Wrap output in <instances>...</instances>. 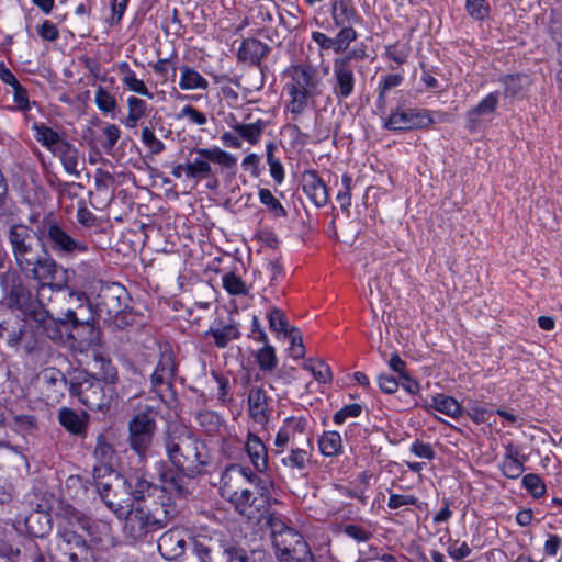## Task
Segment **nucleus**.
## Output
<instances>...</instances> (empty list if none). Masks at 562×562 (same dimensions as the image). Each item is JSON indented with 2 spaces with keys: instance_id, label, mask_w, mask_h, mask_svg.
<instances>
[{
  "instance_id": "nucleus-1",
  "label": "nucleus",
  "mask_w": 562,
  "mask_h": 562,
  "mask_svg": "<svg viewBox=\"0 0 562 562\" xmlns=\"http://www.w3.org/2000/svg\"><path fill=\"white\" fill-rule=\"evenodd\" d=\"M164 442L167 459L176 471L171 469L161 471L160 480L182 494L180 475L194 479L206 473V467L211 463L209 449L202 440L183 426L169 428Z\"/></svg>"
},
{
  "instance_id": "nucleus-2",
  "label": "nucleus",
  "mask_w": 562,
  "mask_h": 562,
  "mask_svg": "<svg viewBox=\"0 0 562 562\" xmlns=\"http://www.w3.org/2000/svg\"><path fill=\"white\" fill-rule=\"evenodd\" d=\"M173 514L175 507L167 494L137 502L125 517L124 537L133 542L146 541L153 533L165 528Z\"/></svg>"
},
{
  "instance_id": "nucleus-3",
  "label": "nucleus",
  "mask_w": 562,
  "mask_h": 562,
  "mask_svg": "<svg viewBox=\"0 0 562 562\" xmlns=\"http://www.w3.org/2000/svg\"><path fill=\"white\" fill-rule=\"evenodd\" d=\"M0 288L3 294V302L8 308L19 311L23 314L24 318L33 321L43 327L53 321L45 303L46 294L52 293L43 291L40 294L38 286H36V291L33 293L24 284L18 270L9 268L1 272ZM47 300H50V295H48Z\"/></svg>"
},
{
  "instance_id": "nucleus-4",
  "label": "nucleus",
  "mask_w": 562,
  "mask_h": 562,
  "mask_svg": "<svg viewBox=\"0 0 562 562\" xmlns=\"http://www.w3.org/2000/svg\"><path fill=\"white\" fill-rule=\"evenodd\" d=\"M35 236L42 247L58 257H70L88 251V244L70 235L53 215L37 222Z\"/></svg>"
},
{
  "instance_id": "nucleus-5",
  "label": "nucleus",
  "mask_w": 562,
  "mask_h": 562,
  "mask_svg": "<svg viewBox=\"0 0 562 562\" xmlns=\"http://www.w3.org/2000/svg\"><path fill=\"white\" fill-rule=\"evenodd\" d=\"M190 155L194 157L187 161V178L196 182L209 179L213 176L211 162L217 165L222 173L228 177H235L237 169V158L217 147H194L190 150Z\"/></svg>"
},
{
  "instance_id": "nucleus-6",
  "label": "nucleus",
  "mask_w": 562,
  "mask_h": 562,
  "mask_svg": "<svg viewBox=\"0 0 562 562\" xmlns=\"http://www.w3.org/2000/svg\"><path fill=\"white\" fill-rule=\"evenodd\" d=\"M221 495L227 499L235 510L249 520L260 521L268 513L270 494L267 486L256 487V491L247 486L229 487L221 486Z\"/></svg>"
},
{
  "instance_id": "nucleus-7",
  "label": "nucleus",
  "mask_w": 562,
  "mask_h": 562,
  "mask_svg": "<svg viewBox=\"0 0 562 562\" xmlns=\"http://www.w3.org/2000/svg\"><path fill=\"white\" fill-rule=\"evenodd\" d=\"M20 273L37 282L40 294H42L43 291H49V293H57L65 296V290L67 288L65 276L67 271L57 265L47 250L40 254L31 263H27Z\"/></svg>"
},
{
  "instance_id": "nucleus-8",
  "label": "nucleus",
  "mask_w": 562,
  "mask_h": 562,
  "mask_svg": "<svg viewBox=\"0 0 562 562\" xmlns=\"http://www.w3.org/2000/svg\"><path fill=\"white\" fill-rule=\"evenodd\" d=\"M131 297L126 289L116 282L101 283L95 297V313L104 321H114L121 327L127 324L125 311L128 307Z\"/></svg>"
},
{
  "instance_id": "nucleus-9",
  "label": "nucleus",
  "mask_w": 562,
  "mask_h": 562,
  "mask_svg": "<svg viewBox=\"0 0 562 562\" xmlns=\"http://www.w3.org/2000/svg\"><path fill=\"white\" fill-rule=\"evenodd\" d=\"M102 381L88 372H78L70 381L69 392L91 411H103L110 406L111 395Z\"/></svg>"
},
{
  "instance_id": "nucleus-10",
  "label": "nucleus",
  "mask_w": 562,
  "mask_h": 562,
  "mask_svg": "<svg viewBox=\"0 0 562 562\" xmlns=\"http://www.w3.org/2000/svg\"><path fill=\"white\" fill-rule=\"evenodd\" d=\"M156 411L146 408L136 413L128 423V442L132 450L144 457L151 446L156 431Z\"/></svg>"
},
{
  "instance_id": "nucleus-11",
  "label": "nucleus",
  "mask_w": 562,
  "mask_h": 562,
  "mask_svg": "<svg viewBox=\"0 0 562 562\" xmlns=\"http://www.w3.org/2000/svg\"><path fill=\"white\" fill-rule=\"evenodd\" d=\"M279 562H313L314 557L303 536L292 529L272 542Z\"/></svg>"
},
{
  "instance_id": "nucleus-12",
  "label": "nucleus",
  "mask_w": 562,
  "mask_h": 562,
  "mask_svg": "<svg viewBox=\"0 0 562 562\" xmlns=\"http://www.w3.org/2000/svg\"><path fill=\"white\" fill-rule=\"evenodd\" d=\"M434 122L430 111L426 109L397 106L384 120L383 127L389 131H412L427 128Z\"/></svg>"
},
{
  "instance_id": "nucleus-13",
  "label": "nucleus",
  "mask_w": 562,
  "mask_h": 562,
  "mask_svg": "<svg viewBox=\"0 0 562 562\" xmlns=\"http://www.w3.org/2000/svg\"><path fill=\"white\" fill-rule=\"evenodd\" d=\"M192 551L200 562H234L235 546L216 537L198 535Z\"/></svg>"
},
{
  "instance_id": "nucleus-14",
  "label": "nucleus",
  "mask_w": 562,
  "mask_h": 562,
  "mask_svg": "<svg viewBox=\"0 0 562 562\" xmlns=\"http://www.w3.org/2000/svg\"><path fill=\"white\" fill-rule=\"evenodd\" d=\"M68 302L76 305L80 310H86L89 316L86 319H80L77 312L72 307H68L64 313V317L59 318L60 324H71L74 329L81 328L86 330L88 337L85 339L88 345H97L100 341V331L94 326V318L90 315L89 306L86 305L87 299L83 294L75 291L67 292Z\"/></svg>"
},
{
  "instance_id": "nucleus-15",
  "label": "nucleus",
  "mask_w": 562,
  "mask_h": 562,
  "mask_svg": "<svg viewBox=\"0 0 562 562\" xmlns=\"http://www.w3.org/2000/svg\"><path fill=\"white\" fill-rule=\"evenodd\" d=\"M60 562H93V551L77 530H66L59 543Z\"/></svg>"
},
{
  "instance_id": "nucleus-16",
  "label": "nucleus",
  "mask_w": 562,
  "mask_h": 562,
  "mask_svg": "<svg viewBox=\"0 0 562 562\" xmlns=\"http://www.w3.org/2000/svg\"><path fill=\"white\" fill-rule=\"evenodd\" d=\"M42 394L47 403H59L67 389L65 374L56 368H46L38 374Z\"/></svg>"
},
{
  "instance_id": "nucleus-17",
  "label": "nucleus",
  "mask_w": 562,
  "mask_h": 562,
  "mask_svg": "<svg viewBox=\"0 0 562 562\" xmlns=\"http://www.w3.org/2000/svg\"><path fill=\"white\" fill-rule=\"evenodd\" d=\"M176 362L172 351H162L160 353L159 361L150 376L153 391L156 392L160 397L162 392L170 389L175 373Z\"/></svg>"
},
{
  "instance_id": "nucleus-18",
  "label": "nucleus",
  "mask_w": 562,
  "mask_h": 562,
  "mask_svg": "<svg viewBox=\"0 0 562 562\" xmlns=\"http://www.w3.org/2000/svg\"><path fill=\"white\" fill-rule=\"evenodd\" d=\"M246 484L254 485L255 487L267 486L263 480L248 467L231 464L222 473L221 486L241 487L246 486Z\"/></svg>"
},
{
  "instance_id": "nucleus-19",
  "label": "nucleus",
  "mask_w": 562,
  "mask_h": 562,
  "mask_svg": "<svg viewBox=\"0 0 562 562\" xmlns=\"http://www.w3.org/2000/svg\"><path fill=\"white\" fill-rule=\"evenodd\" d=\"M246 484L254 485L255 487L267 486L263 480L248 467L231 464L222 473L221 486L241 487L246 486Z\"/></svg>"
},
{
  "instance_id": "nucleus-20",
  "label": "nucleus",
  "mask_w": 562,
  "mask_h": 562,
  "mask_svg": "<svg viewBox=\"0 0 562 562\" xmlns=\"http://www.w3.org/2000/svg\"><path fill=\"white\" fill-rule=\"evenodd\" d=\"M353 68L346 63L333 64V93L338 100L348 99L355 90Z\"/></svg>"
},
{
  "instance_id": "nucleus-21",
  "label": "nucleus",
  "mask_w": 562,
  "mask_h": 562,
  "mask_svg": "<svg viewBox=\"0 0 562 562\" xmlns=\"http://www.w3.org/2000/svg\"><path fill=\"white\" fill-rule=\"evenodd\" d=\"M302 189L316 207H323L328 202L327 187L315 170H306L301 177Z\"/></svg>"
},
{
  "instance_id": "nucleus-22",
  "label": "nucleus",
  "mask_w": 562,
  "mask_h": 562,
  "mask_svg": "<svg viewBox=\"0 0 562 562\" xmlns=\"http://www.w3.org/2000/svg\"><path fill=\"white\" fill-rule=\"evenodd\" d=\"M504 449L505 452L499 464L501 472L507 479L516 480L524 473V464L528 458L521 452V449L513 442L505 445Z\"/></svg>"
},
{
  "instance_id": "nucleus-23",
  "label": "nucleus",
  "mask_w": 562,
  "mask_h": 562,
  "mask_svg": "<svg viewBox=\"0 0 562 562\" xmlns=\"http://www.w3.org/2000/svg\"><path fill=\"white\" fill-rule=\"evenodd\" d=\"M157 546L161 557L171 561L184 554L187 541L182 531L170 529L160 536Z\"/></svg>"
},
{
  "instance_id": "nucleus-24",
  "label": "nucleus",
  "mask_w": 562,
  "mask_h": 562,
  "mask_svg": "<svg viewBox=\"0 0 562 562\" xmlns=\"http://www.w3.org/2000/svg\"><path fill=\"white\" fill-rule=\"evenodd\" d=\"M34 237H36L35 231L33 232L29 226L24 224L11 225L8 231V239L13 257H18L37 247Z\"/></svg>"
},
{
  "instance_id": "nucleus-25",
  "label": "nucleus",
  "mask_w": 562,
  "mask_h": 562,
  "mask_svg": "<svg viewBox=\"0 0 562 562\" xmlns=\"http://www.w3.org/2000/svg\"><path fill=\"white\" fill-rule=\"evenodd\" d=\"M330 15L335 26L355 25L363 21L351 0H331Z\"/></svg>"
},
{
  "instance_id": "nucleus-26",
  "label": "nucleus",
  "mask_w": 562,
  "mask_h": 562,
  "mask_svg": "<svg viewBox=\"0 0 562 562\" xmlns=\"http://www.w3.org/2000/svg\"><path fill=\"white\" fill-rule=\"evenodd\" d=\"M292 81L286 83L300 91L316 95L318 93L319 78L316 70L308 66H294L292 68Z\"/></svg>"
},
{
  "instance_id": "nucleus-27",
  "label": "nucleus",
  "mask_w": 562,
  "mask_h": 562,
  "mask_svg": "<svg viewBox=\"0 0 562 562\" xmlns=\"http://www.w3.org/2000/svg\"><path fill=\"white\" fill-rule=\"evenodd\" d=\"M248 407L251 418L260 425L269 420L268 396L262 387H252L248 394Z\"/></svg>"
},
{
  "instance_id": "nucleus-28",
  "label": "nucleus",
  "mask_w": 562,
  "mask_h": 562,
  "mask_svg": "<svg viewBox=\"0 0 562 562\" xmlns=\"http://www.w3.org/2000/svg\"><path fill=\"white\" fill-rule=\"evenodd\" d=\"M232 119L233 123L229 124L231 128L238 134L241 140L252 146L261 140L263 132L268 126V122L262 119H258L251 123L237 122L234 116Z\"/></svg>"
},
{
  "instance_id": "nucleus-29",
  "label": "nucleus",
  "mask_w": 562,
  "mask_h": 562,
  "mask_svg": "<svg viewBox=\"0 0 562 562\" xmlns=\"http://www.w3.org/2000/svg\"><path fill=\"white\" fill-rule=\"evenodd\" d=\"M270 52V47L256 38H246L238 48V59L244 63L257 66Z\"/></svg>"
},
{
  "instance_id": "nucleus-30",
  "label": "nucleus",
  "mask_w": 562,
  "mask_h": 562,
  "mask_svg": "<svg viewBox=\"0 0 562 562\" xmlns=\"http://www.w3.org/2000/svg\"><path fill=\"white\" fill-rule=\"evenodd\" d=\"M498 91L491 92L484 99H482L476 106L467 112V123L469 130L476 128L480 122V116H488L495 113L498 106Z\"/></svg>"
},
{
  "instance_id": "nucleus-31",
  "label": "nucleus",
  "mask_w": 562,
  "mask_h": 562,
  "mask_svg": "<svg viewBox=\"0 0 562 562\" xmlns=\"http://www.w3.org/2000/svg\"><path fill=\"white\" fill-rule=\"evenodd\" d=\"M206 335L214 338L217 348H225L229 341L239 338L240 333L237 325L232 321L224 322L222 318H217L206 331Z\"/></svg>"
},
{
  "instance_id": "nucleus-32",
  "label": "nucleus",
  "mask_w": 562,
  "mask_h": 562,
  "mask_svg": "<svg viewBox=\"0 0 562 562\" xmlns=\"http://www.w3.org/2000/svg\"><path fill=\"white\" fill-rule=\"evenodd\" d=\"M245 450L258 472H265L268 468V451L263 441L255 434L248 432Z\"/></svg>"
},
{
  "instance_id": "nucleus-33",
  "label": "nucleus",
  "mask_w": 562,
  "mask_h": 562,
  "mask_svg": "<svg viewBox=\"0 0 562 562\" xmlns=\"http://www.w3.org/2000/svg\"><path fill=\"white\" fill-rule=\"evenodd\" d=\"M307 446L312 449L311 439H307ZM312 450L304 448H291L288 454H279L280 463L291 471H303L311 462Z\"/></svg>"
},
{
  "instance_id": "nucleus-34",
  "label": "nucleus",
  "mask_w": 562,
  "mask_h": 562,
  "mask_svg": "<svg viewBox=\"0 0 562 562\" xmlns=\"http://www.w3.org/2000/svg\"><path fill=\"white\" fill-rule=\"evenodd\" d=\"M52 153L55 156H58L61 160V164L67 173L74 175L76 177L79 176V171L77 169L78 166V150L76 147L63 139L53 150Z\"/></svg>"
},
{
  "instance_id": "nucleus-35",
  "label": "nucleus",
  "mask_w": 562,
  "mask_h": 562,
  "mask_svg": "<svg viewBox=\"0 0 562 562\" xmlns=\"http://www.w3.org/2000/svg\"><path fill=\"white\" fill-rule=\"evenodd\" d=\"M120 74L122 75L121 81L122 83L130 90L137 94L147 97L148 99H153L154 94L148 90L145 82L142 79L136 77L134 70L130 68V65L126 61H122L117 66Z\"/></svg>"
},
{
  "instance_id": "nucleus-36",
  "label": "nucleus",
  "mask_w": 562,
  "mask_h": 562,
  "mask_svg": "<svg viewBox=\"0 0 562 562\" xmlns=\"http://www.w3.org/2000/svg\"><path fill=\"white\" fill-rule=\"evenodd\" d=\"M59 423L71 434L82 435L87 428L86 414H79L70 408L59 411Z\"/></svg>"
},
{
  "instance_id": "nucleus-37",
  "label": "nucleus",
  "mask_w": 562,
  "mask_h": 562,
  "mask_svg": "<svg viewBox=\"0 0 562 562\" xmlns=\"http://www.w3.org/2000/svg\"><path fill=\"white\" fill-rule=\"evenodd\" d=\"M127 116L125 117V126L128 128H134L137 126L138 122L147 116L148 113V104L137 97H128L127 98Z\"/></svg>"
},
{
  "instance_id": "nucleus-38",
  "label": "nucleus",
  "mask_w": 562,
  "mask_h": 562,
  "mask_svg": "<svg viewBox=\"0 0 562 562\" xmlns=\"http://www.w3.org/2000/svg\"><path fill=\"white\" fill-rule=\"evenodd\" d=\"M499 82L504 86V98L514 99L519 97L526 86L529 85V79L526 75H506L499 78Z\"/></svg>"
},
{
  "instance_id": "nucleus-39",
  "label": "nucleus",
  "mask_w": 562,
  "mask_h": 562,
  "mask_svg": "<svg viewBox=\"0 0 562 562\" xmlns=\"http://www.w3.org/2000/svg\"><path fill=\"white\" fill-rule=\"evenodd\" d=\"M318 448L323 456L335 457L342 452L341 436L338 431H325L318 439Z\"/></svg>"
},
{
  "instance_id": "nucleus-40",
  "label": "nucleus",
  "mask_w": 562,
  "mask_h": 562,
  "mask_svg": "<svg viewBox=\"0 0 562 562\" xmlns=\"http://www.w3.org/2000/svg\"><path fill=\"white\" fill-rule=\"evenodd\" d=\"M179 87L181 90H195V89L205 90L209 87V82L195 69L190 68V67H183L181 69Z\"/></svg>"
},
{
  "instance_id": "nucleus-41",
  "label": "nucleus",
  "mask_w": 562,
  "mask_h": 562,
  "mask_svg": "<svg viewBox=\"0 0 562 562\" xmlns=\"http://www.w3.org/2000/svg\"><path fill=\"white\" fill-rule=\"evenodd\" d=\"M430 407L452 418H458L461 415V405L458 401L445 394L434 396Z\"/></svg>"
},
{
  "instance_id": "nucleus-42",
  "label": "nucleus",
  "mask_w": 562,
  "mask_h": 562,
  "mask_svg": "<svg viewBox=\"0 0 562 562\" xmlns=\"http://www.w3.org/2000/svg\"><path fill=\"white\" fill-rule=\"evenodd\" d=\"M32 130L35 139L50 151L64 139L56 131L45 124L34 123Z\"/></svg>"
},
{
  "instance_id": "nucleus-43",
  "label": "nucleus",
  "mask_w": 562,
  "mask_h": 562,
  "mask_svg": "<svg viewBox=\"0 0 562 562\" xmlns=\"http://www.w3.org/2000/svg\"><path fill=\"white\" fill-rule=\"evenodd\" d=\"M199 425L204 429L205 434L209 436H214L221 432V429L224 428V420L222 417L212 412L204 411L198 414Z\"/></svg>"
},
{
  "instance_id": "nucleus-44",
  "label": "nucleus",
  "mask_w": 562,
  "mask_h": 562,
  "mask_svg": "<svg viewBox=\"0 0 562 562\" xmlns=\"http://www.w3.org/2000/svg\"><path fill=\"white\" fill-rule=\"evenodd\" d=\"M285 90L291 97L288 109L293 115L302 114L307 106L308 99L314 97L313 94L305 93V91H300L295 87H290L288 85H285Z\"/></svg>"
},
{
  "instance_id": "nucleus-45",
  "label": "nucleus",
  "mask_w": 562,
  "mask_h": 562,
  "mask_svg": "<svg viewBox=\"0 0 562 562\" xmlns=\"http://www.w3.org/2000/svg\"><path fill=\"white\" fill-rule=\"evenodd\" d=\"M94 457L103 464L111 465L115 450L105 435L100 434L95 440Z\"/></svg>"
},
{
  "instance_id": "nucleus-46",
  "label": "nucleus",
  "mask_w": 562,
  "mask_h": 562,
  "mask_svg": "<svg viewBox=\"0 0 562 562\" xmlns=\"http://www.w3.org/2000/svg\"><path fill=\"white\" fill-rule=\"evenodd\" d=\"M94 363L98 368V374L100 381L102 380L105 384H114L117 381V371L110 359L103 356H95Z\"/></svg>"
},
{
  "instance_id": "nucleus-47",
  "label": "nucleus",
  "mask_w": 562,
  "mask_h": 562,
  "mask_svg": "<svg viewBox=\"0 0 562 562\" xmlns=\"http://www.w3.org/2000/svg\"><path fill=\"white\" fill-rule=\"evenodd\" d=\"M404 80V77L400 74H389L381 79L378 87V99L376 103L380 108H384L386 101V93L398 87Z\"/></svg>"
},
{
  "instance_id": "nucleus-48",
  "label": "nucleus",
  "mask_w": 562,
  "mask_h": 562,
  "mask_svg": "<svg viewBox=\"0 0 562 562\" xmlns=\"http://www.w3.org/2000/svg\"><path fill=\"white\" fill-rule=\"evenodd\" d=\"M339 32L335 36V53L346 52L349 45L358 38V33L353 25L337 26Z\"/></svg>"
},
{
  "instance_id": "nucleus-49",
  "label": "nucleus",
  "mask_w": 562,
  "mask_h": 562,
  "mask_svg": "<svg viewBox=\"0 0 562 562\" xmlns=\"http://www.w3.org/2000/svg\"><path fill=\"white\" fill-rule=\"evenodd\" d=\"M303 368L310 371L319 383H328L331 381L330 369L322 360L308 359L304 362Z\"/></svg>"
},
{
  "instance_id": "nucleus-50",
  "label": "nucleus",
  "mask_w": 562,
  "mask_h": 562,
  "mask_svg": "<svg viewBox=\"0 0 562 562\" xmlns=\"http://www.w3.org/2000/svg\"><path fill=\"white\" fill-rule=\"evenodd\" d=\"M258 198L260 203L266 205L269 212H271L276 217H285L288 215L283 205L274 198L269 189H259Z\"/></svg>"
},
{
  "instance_id": "nucleus-51",
  "label": "nucleus",
  "mask_w": 562,
  "mask_h": 562,
  "mask_svg": "<svg viewBox=\"0 0 562 562\" xmlns=\"http://www.w3.org/2000/svg\"><path fill=\"white\" fill-rule=\"evenodd\" d=\"M256 360L261 371L274 370L278 363L274 348L270 345H265L257 351Z\"/></svg>"
},
{
  "instance_id": "nucleus-52",
  "label": "nucleus",
  "mask_w": 562,
  "mask_h": 562,
  "mask_svg": "<svg viewBox=\"0 0 562 562\" xmlns=\"http://www.w3.org/2000/svg\"><path fill=\"white\" fill-rule=\"evenodd\" d=\"M223 288L231 295H247L248 286L246 283L234 272H227L222 277Z\"/></svg>"
},
{
  "instance_id": "nucleus-53",
  "label": "nucleus",
  "mask_w": 562,
  "mask_h": 562,
  "mask_svg": "<svg viewBox=\"0 0 562 562\" xmlns=\"http://www.w3.org/2000/svg\"><path fill=\"white\" fill-rule=\"evenodd\" d=\"M94 101L98 109L103 113L113 112L117 106L115 97L101 86L95 90Z\"/></svg>"
},
{
  "instance_id": "nucleus-54",
  "label": "nucleus",
  "mask_w": 562,
  "mask_h": 562,
  "mask_svg": "<svg viewBox=\"0 0 562 562\" xmlns=\"http://www.w3.org/2000/svg\"><path fill=\"white\" fill-rule=\"evenodd\" d=\"M274 145L269 143L267 145V164L269 166V171L271 177L277 183H282L284 180V169L281 161L274 157L273 155Z\"/></svg>"
},
{
  "instance_id": "nucleus-55",
  "label": "nucleus",
  "mask_w": 562,
  "mask_h": 562,
  "mask_svg": "<svg viewBox=\"0 0 562 562\" xmlns=\"http://www.w3.org/2000/svg\"><path fill=\"white\" fill-rule=\"evenodd\" d=\"M77 278L83 281H94L100 277V268L93 260L81 261L74 270Z\"/></svg>"
},
{
  "instance_id": "nucleus-56",
  "label": "nucleus",
  "mask_w": 562,
  "mask_h": 562,
  "mask_svg": "<svg viewBox=\"0 0 562 562\" xmlns=\"http://www.w3.org/2000/svg\"><path fill=\"white\" fill-rule=\"evenodd\" d=\"M269 328L271 331L283 334L284 336L288 335L290 328L288 327V318L285 314L279 310L273 308L269 313Z\"/></svg>"
},
{
  "instance_id": "nucleus-57",
  "label": "nucleus",
  "mask_w": 562,
  "mask_h": 562,
  "mask_svg": "<svg viewBox=\"0 0 562 562\" xmlns=\"http://www.w3.org/2000/svg\"><path fill=\"white\" fill-rule=\"evenodd\" d=\"M290 339L291 347L290 353L293 359H301L305 356V347L303 345V338L300 329L295 327H291L288 335H285Z\"/></svg>"
},
{
  "instance_id": "nucleus-58",
  "label": "nucleus",
  "mask_w": 562,
  "mask_h": 562,
  "mask_svg": "<svg viewBox=\"0 0 562 562\" xmlns=\"http://www.w3.org/2000/svg\"><path fill=\"white\" fill-rule=\"evenodd\" d=\"M140 137L143 144L150 150L151 154L158 155L165 149V144L158 139L154 133V131L144 126L140 132Z\"/></svg>"
},
{
  "instance_id": "nucleus-59",
  "label": "nucleus",
  "mask_w": 562,
  "mask_h": 562,
  "mask_svg": "<svg viewBox=\"0 0 562 562\" xmlns=\"http://www.w3.org/2000/svg\"><path fill=\"white\" fill-rule=\"evenodd\" d=\"M522 486L536 498L541 497L546 493V485L537 474H526L522 477Z\"/></svg>"
},
{
  "instance_id": "nucleus-60",
  "label": "nucleus",
  "mask_w": 562,
  "mask_h": 562,
  "mask_svg": "<svg viewBox=\"0 0 562 562\" xmlns=\"http://www.w3.org/2000/svg\"><path fill=\"white\" fill-rule=\"evenodd\" d=\"M341 186L342 188L338 191L337 201L341 210L348 211L351 205V188H352V178L345 173L341 177Z\"/></svg>"
},
{
  "instance_id": "nucleus-61",
  "label": "nucleus",
  "mask_w": 562,
  "mask_h": 562,
  "mask_svg": "<svg viewBox=\"0 0 562 562\" xmlns=\"http://www.w3.org/2000/svg\"><path fill=\"white\" fill-rule=\"evenodd\" d=\"M266 524L270 528V536L272 542L276 540V537L279 538L280 535H283L285 533V531H290L293 529L289 527L279 515L276 514H269Z\"/></svg>"
},
{
  "instance_id": "nucleus-62",
  "label": "nucleus",
  "mask_w": 562,
  "mask_h": 562,
  "mask_svg": "<svg viewBox=\"0 0 562 562\" xmlns=\"http://www.w3.org/2000/svg\"><path fill=\"white\" fill-rule=\"evenodd\" d=\"M465 9L470 16L481 21L488 14L490 7L485 0H467Z\"/></svg>"
},
{
  "instance_id": "nucleus-63",
  "label": "nucleus",
  "mask_w": 562,
  "mask_h": 562,
  "mask_svg": "<svg viewBox=\"0 0 562 562\" xmlns=\"http://www.w3.org/2000/svg\"><path fill=\"white\" fill-rule=\"evenodd\" d=\"M472 550L465 541L456 540L447 548L448 555L454 561H461L471 554Z\"/></svg>"
},
{
  "instance_id": "nucleus-64",
  "label": "nucleus",
  "mask_w": 562,
  "mask_h": 562,
  "mask_svg": "<svg viewBox=\"0 0 562 562\" xmlns=\"http://www.w3.org/2000/svg\"><path fill=\"white\" fill-rule=\"evenodd\" d=\"M234 560L238 562H266V553L263 551H250L238 548L235 546Z\"/></svg>"
}]
</instances>
